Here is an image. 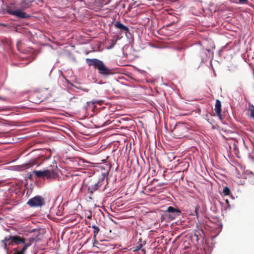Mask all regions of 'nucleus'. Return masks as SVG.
Wrapping results in <instances>:
<instances>
[{
    "label": "nucleus",
    "instance_id": "nucleus-1",
    "mask_svg": "<svg viewBox=\"0 0 254 254\" xmlns=\"http://www.w3.org/2000/svg\"><path fill=\"white\" fill-rule=\"evenodd\" d=\"M86 63L89 66H93L98 70V73L101 75L106 76L112 73L110 69L107 67L103 61L97 59H86Z\"/></svg>",
    "mask_w": 254,
    "mask_h": 254
},
{
    "label": "nucleus",
    "instance_id": "nucleus-2",
    "mask_svg": "<svg viewBox=\"0 0 254 254\" xmlns=\"http://www.w3.org/2000/svg\"><path fill=\"white\" fill-rule=\"evenodd\" d=\"M86 63L89 66H93L98 70V73L101 75L106 76L112 73L110 69L107 67L103 61L97 59H86Z\"/></svg>",
    "mask_w": 254,
    "mask_h": 254
},
{
    "label": "nucleus",
    "instance_id": "nucleus-3",
    "mask_svg": "<svg viewBox=\"0 0 254 254\" xmlns=\"http://www.w3.org/2000/svg\"><path fill=\"white\" fill-rule=\"evenodd\" d=\"M53 91V88L42 89L39 93H34L31 96V101L35 104H38L51 96V93Z\"/></svg>",
    "mask_w": 254,
    "mask_h": 254
},
{
    "label": "nucleus",
    "instance_id": "nucleus-4",
    "mask_svg": "<svg viewBox=\"0 0 254 254\" xmlns=\"http://www.w3.org/2000/svg\"><path fill=\"white\" fill-rule=\"evenodd\" d=\"M27 241L28 240L18 235L8 236L3 239V242H6L8 245L12 246L23 244Z\"/></svg>",
    "mask_w": 254,
    "mask_h": 254
},
{
    "label": "nucleus",
    "instance_id": "nucleus-5",
    "mask_svg": "<svg viewBox=\"0 0 254 254\" xmlns=\"http://www.w3.org/2000/svg\"><path fill=\"white\" fill-rule=\"evenodd\" d=\"M188 131V128L182 123H178L172 130V134L175 138H181Z\"/></svg>",
    "mask_w": 254,
    "mask_h": 254
},
{
    "label": "nucleus",
    "instance_id": "nucleus-6",
    "mask_svg": "<svg viewBox=\"0 0 254 254\" xmlns=\"http://www.w3.org/2000/svg\"><path fill=\"white\" fill-rule=\"evenodd\" d=\"M27 204L31 207H41L45 204L44 198L40 195H36L29 199Z\"/></svg>",
    "mask_w": 254,
    "mask_h": 254
},
{
    "label": "nucleus",
    "instance_id": "nucleus-7",
    "mask_svg": "<svg viewBox=\"0 0 254 254\" xmlns=\"http://www.w3.org/2000/svg\"><path fill=\"white\" fill-rule=\"evenodd\" d=\"M181 211L173 206H169L165 211V216L167 217L169 220H173L177 216H179Z\"/></svg>",
    "mask_w": 254,
    "mask_h": 254
},
{
    "label": "nucleus",
    "instance_id": "nucleus-8",
    "mask_svg": "<svg viewBox=\"0 0 254 254\" xmlns=\"http://www.w3.org/2000/svg\"><path fill=\"white\" fill-rule=\"evenodd\" d=\"M34 239L33 238L28 239V241L23 244V246L22 248L19 251L18 250L17 248H14L13 251L14 252L12 254H25L26 250L34 242Z\"/></svg>",
    "mask_w": 254,
    "mask_h": 254
},
{
    "label": "nucleus",
    "instance_id": "nucleus-9",
    "mask_svg": "<svg viewBox=\"0 0 254 254\" xmlns=\"http://www.w3.org/2000/svg\"><path fill=\"white\" fill-rule=\"evenodd\" d=\"M7 12L20 18H26L30 17L29 15L20 9L13 10L12 8H8Z\"/></svg>",
    "mask_w": 254,
    "mask_h": 254
},
{
    "label": "nucleus",
    "instance_id": "nucleus-10",
    "mask_svg": "<svg viewBox=\"0 0 254 254\" xmlns=\"http://www.w3.org/2000/svg\"><path fill=\"white\" fill-rule=\"evenodd\" d=\"M53 164V165H51L52 168V170H47L44 171V177H46L47 178H54L56 175L54 170L58 169V167L55 160H54Z\"/></svg>",
    "mask_w": 254,
    "mask_h": 254
},
{
    "label": "nucleus",
    "instance_id": "nucleus-11",
    "mask_svg": "<svg viewBox=\"0 0 254 254\" xmlns=\"http://www.w3.org/2000/svg\"><path fill=\"white\" fill-rule=\"evenodd\" d=\"M104 181V177H102L98 180L97 182L95 183L94 185L89 186L88 191L90 193H93V191L97 190L101 186Z\"/></svg>",
    "mask_w": 254,
    "mask_h": 254
},
{
    "label": "nucleus",
    "instance_id": "nucleus-12",
    "mask_svg": "<svg viewBox=\"0 0 254 254\" xmlns=\"http://www.w3.org/2000/svg\"><path fill=\"white\" fill-rule=\"evenodd\" d=\"M78 169H85L89 167H93L94 163L87 160H78Z\"/></svg>",
    "mask_w": 254,
    "mask_h": 254
},
{
    "label": "nucleus",
    "instance_id": "nucleus-13",
    "mask_svg": "<svg viewBox=\"0 0 254 254\" xmlns=\"http://www.w3.org/2000/svg\"><path fill=\"white\" fill-rule=\"evenodd\" d=\"M215 111L219 118L221 119V103L220 100H216L215 105Z\"/></svg>",
    "mask_w": 254,
    "mask_h": 254
},
{
    "label": "nucleus",
    "instance_id": "nucleus-14",
    "mask_svg": "<svg viewBox=\"0 0 254 254\" xmlns=\"http://www.w3.org/2000/svg\"><path fill=\"white\" fill-rule=\"evenodd\" d=\"M115 25L117 28L120 29L122 31H124L126 32H129V28L119 21H117L115 23Z\"/></svg>",
    "mask_w": 254,
    "mask_h": 254
},
{
    "label": "nucleus",
    "instance_id": "nucleus-15",
    "mask_svg": "<svg viewBox=\"0 0 254 254\" xmlns=\"http://www.w3.org/2000/svg\"><path fill=\"white\" fill-rule=\"evenodd\" d=\"M91 227L93 229V240H94V246L96 243H98V241L96 240V236L99 232L100 231V228L96 225H92Z\"/></svg>",
    "mask_w": 254,
    "mask_h": 254
},
{
    "label": "nucleus",
    "instance_id": "nucleus-16",
    "mask_svg": "<svg viewBox=\"0 0 254 254\" xmlns=\"http://www.w3.org/2000/svg\"><path fill=\"white\" fill-rule=\"evenodd\" d=\"M31 165L29 163L23 164L21 165H18L15 166V170L17 171H22L27 168H30Z\"/></svg>",
    "mask_w": 254,
    "mask_h": 254
},
{
    "label": "nucleus",
    "instance_id": "nucleus-17",
    "mask_svg": "<svg viewBox=\"0 0 254 254\" xmlns=\"http://www.w3.org/2000/svg\"><path fill=\"white\" fill-rule=\"evenodd\" d=\"M145 241H144L143 243H142V240L141 238L139 239V241L137 243L135 249L134 250V252L137 251L139 250H141L142 248L143 247V245L145 244Z\"/></svg>",
    "mask_w": 254,
    "mask_h": 254
},
{
    "label": "nucleus",
    "instance_id": "nucleus-18",
    "mask_svg": "<svg viewBox=\"0 0 254 254\" xmlns=\"http://www.w3.org/2000/svg\"><path fill=\"white\" fill-rule=\"evenodd\" d=\"M68 164L70 166V167L78 169V160H68Z\"/></svg>",
    "mask_w": 254,
    "mask_h": 254
},
{
    "label": "nucleus",
    "instance_id": "nucleus-19",
    "mask_svg": "<svg viewBox=\"0 0 254 254\" xmlns=\"http://www.w3.org/2000/svg\"><path fill=\"white\" fill-rule=\"evenodd\" d=\"M73 87L76 89H80L85 92H88L89 91V89L88 88L83 87L80 84H79L78 85H74Z\"/></svg>",
    "mask_w": 254,
    "mask_h": 254
},
{
    "label": "nucleus",
    "instance_id": "nucleus-20",
    "mask_svg": "<svg viewBox=\"0 0 254 254\" xmlns=\"http://www.w3.org/2000/svg\"><path fill=\"white\" fill-rule=\"evenodd\" d=\"M35 175L39 178H44V171H36L34 172Z\"/></svg>",
    "mask_w": 254,
    "mask_h": 254
},
{
    "label": "nucleus",
    "instance_id": "nucleus-21",
    "mask_svg": "<svg viewBox=\"0 0 254 254\" xmlns=\"http://www.w3.org/2000/svg\"><path fill=\"white\" fill-rule=\"evenodd\" d=\"M223 192L224 194L225 195H229L231 192L230 190L229 189V188L228 187H225L224 188Z\"/></svg>",
    "mask_w": 254,
    "mask_h": 254
},
{
    "label": "nucleus",
    "instance_id": "nucleus-22",
    "mask_svg": "<svg viewBox=\"0 0 254 254\" xmlns=\"http://www.w3.org/2000/svg\"><path fill=\"white\" fill-rule=\"evenodd\" d=\"M0 243L3 245V249L7 252L8 251V248H7L8 245L6 243V242H3V240H2L0 241Z\"/></svg>",
    "mask_w": 254,
    "mask_h": 254
},
{
    "label": "nucleus",
    "instance_id": "nucleus-23",
    "mask_svg": "<svg viewBox=\"0 0 254 254\" xmlns=\"http://www.w3.org/2000/svg\"><path fill=\"white\" fill-rule=\"evenodd\" d=\"M91 102L92 103V104H94V105L95 104H98L101 105L103 103V101H102V100H94V101H91Z\"/></svg>",
    "mask_w": 254,
    "mask_h": 254
},
{
    "label": "nucleus",
    "instance_id": "nucleus-24",
    "mask_svg": "<svg viewBox=\"0 0 254 254\" xmlns=\"http://www.w3.org/2000/svg\"><path fill=\"white\" fill-rule=\"evenodd\" d=\"M21 44V41L18 40V41H17L16 46H17V49L18 50H19V48H20V46Z\"/></svg>",
    "mask_w": 254,
    "mask_h": 254
},
{
    "label": "nucleus",
    "instance_id": "nucleus-25",
    "mask_svg": "<svg viewBox=\"0 0 254 254\" xmlns=\"http://www.w3.org/2000/svg\"><path fill=\"white\" fill-rule=\"evenodd\" d=\"M239 1L240 3H247L248 0H239Z\"/></svg>",
    "mask_w": 254,
    "mask_h": 254
},
{
    "label": "nucleus",
    "instance_id": "nucleus-26",
    "mask_svg": "<svg viewBox=\"0 0 254 254\" xmlns=\"http://www.w3.org/2000/svg\"><path fill=\"white\" fill-rule=\"evenodd\" d=\"M167 184L166 183H164V182H162V183H159L158 185H157V187H162L164 185H166Z\"/></svg>",
    "mask_w": 254,
    "mask_h": 254
},
{
    "label": "nucleus",
    "instance_id": "nucleus-27",
    "mask_svg": "<svg viewBox=\"0 0 254 254\" xmlns=\"http://www.w3.org/2000/svg\"><path fill=\"white\" fill-rule=\"evenodd\" d=\"M133 155H134V152L133 151L129 153V157L132 158V159H133Z\"/></svg>",
    "mask_w": 254,
    "mask_h": 254
},
{
    "label": "nucleus",
    "instance_id": "nucleus-28",
    "mask_svg": "<svg viewBox=\"0 0 254 254\" xmlns=\"http://www.w3.org/2000/svg\"><path fill=\"white\" fill-rule=\"evenodd\" d=\"M166 218H167V217L165 216V214L164 216H162L161 217V221H163L165 220Z\"/></svg>",
    "mask_w": 254,
    "mask_h": 254
},
{
    "label": "nucleus",
    "instance_id": "nucleus-29",
    "mask_svg": "<svg viewBox=\"0 0 254 254\" xmlns=\"http://www.w3.org/2000/svg\"><path fill=\"white\" fill-rule=\"evenodd\" d=\"M158 181V180H157V179H154L152 181H151V184H153V183H154V182H155V181Z\"/></svg>",
    "mask_w": 254,
    "mask_h": 254
},
{
    "label": "nucleus",
    "instance_id": "nucleus-30",
    "mask_svg": "<svg viewBox=\"0 0 254 254\" xmlns=\"http://www.w3.org/2000/svg\"><path fill=\"white\" fill-rule=\"evenodd\" d=\"M235 154H236V157L239 158H240L241 157L240 155H239L238 153L235 152Z\"/></svg>",
    "mask_w": 254,
    "mask_h": 254
},
{
    "label": "nucleus",
    "instance_id": "nucleus-31",
    "mask_svg": "<svg viewBox=\"0 0 254 254\" xmlns=\"http://www.w3.org/2000/svg\"><path fill=\"white\" fill-rule=\"evenodd\" d=\"M141 252H142L143 254H145L146 251L145 249H141Z\"/></svg>",
    "mask_w": 254,
    "mask_h": 254
},
{
    "label": "nucleus",
    "instance_id": "nucleus-32",
    "mask_svg": "<svg viewBox=\"0 0 254 254\" xmlns=\"http://www.w3.org/2000/svg\"><path fill=\"white\" fill-rule=\"evenodd\" d=\"M195 212L196 213V215H197V207H196L195 209Z\"/></svg>",
    "mask_w": 254,
    "mask_h": 254
},
{
    "label": "nucleus",
    "instance_id": "nucleus-33",
    "mask_svg": "<svg viewBox=\"0 0 254 254\" xmlns=\"http://www.w3.org/2000/svg\"><path fill=\"white\" fill-rule=\"evenodd\" d=\"M22 6H24L25 7H28L29 6L27 5V6H25L24 4V3H22Z\"/></svg>",
    "mask_w": 254,
    "mask_h": 254
},
{
    "label": "nucleus",
    "instance_id": "nucleus-34",
    "mask_svg": "<svg viewBox=\"0 0 254 254\" xmlns=\"http://www.w3.org/2000/svg\"><path fill=\"white\" fill-rule=\"evenodd\" d=\"M109 156H107V157H106V159H109Z\"/></svg>",
    "mask_w": 254,
    "mask_h": 254
},
{
    "label": "nucleus",
    "instance_id": "nucleus-35",
    "mask_svg": "<svg viewBox=\"0 0 254 254\" xmlns=\"http://www.w3.org/2000/svg\"><path fill=\"white\" fill-rule=\"evenodd\" d=\"M91 216H88V218H91Z\"/></svg>",
    "mask_w": 254,
    "mask_h": 254
},
{
    "label": "nucleus",
    "instance_id": "nucleus-36",
    "mask_svg": "<svg viewBox=\"0 0 254 254\" xmlns=\"http://www.w3.org/2000/svg\"><path fill=\"white\" fill-rule=\"evenodd\" d=\"M136 162L138 163V159H136Z\"/></svg>",
    "mask_w": 254,
    "mask_h": 254
},
{
    "label": "nucleus",
    "instance_id": "nucleus-37",
    "mask_svg": "<svg viewBox=\"0 0 254 254\" xmlns=\"http://www.w3.org/2000/svg\"><path fill=\"white\" fill-rule=\"evenodd\" d=\"M35 159H39V157H38L37 158H36Z\"/></svg>",
    "mask_w": 254,
    "mask_h": 254
},
{
    "label": "nucleus",
    "instance_id": "nucleus-38",
    "mask_svg": "<svg viewBox=\"0 0 254 254\" xmlns=\"http://www.w3.org/2000/svg\"><path fill=\"white\" fill-rule=\"evenodd\" d=\"M226 202H227V203H228V200H226Z\"/></svg>",
    "mask_w": 254,
    "mask_h": 254
}]
</instances>
